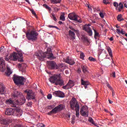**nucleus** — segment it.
<instances>
[{
  "mask_svg": "<svg viewBox=\"0 0 127 127\" xmlns=\"http://www.w3.org/2000/svg\"><path fill=\"white\" fill-rule=\"evenodd\" d=\"M13 80L14 81V83L16 85H24V82L26 81L25 78L22 76H19L18 75H16L14 74L13 77Z\"/></svg>",
  "mask_w": 127,
  "mask_h": 127,
  "instance_id": "obj_5",
  "label": "nucleus"
},
{
  "mask_svg": "<svg viewBox=\"0 0 127 127\" xmlns=\"http://www.w3.org/2000/svg\"><path fill=\"white\" fill-rule=\"evenodd\" d=\"M49 81L52 84H55L57 86L58 85H63L64 81L61 79V74H55L49 78Z\"/></svg>",
  "mask_w": 127,
  "mask_h": 127,
  "instance_id": "obj_2",
  "label": "nucleus"
},
{
  "mask_svg": "<svg viewBox=\"0 0 127 127\" xmlns=\"http://www.w3.org/2000/svg\"><path fill=\"white\" fill-rule=\"evenodd\" d=\"M94 38L95 39H97V37H100V34H99V33H98V32H97V31H96V30L94 29Z\"/></svg>",
  "mask_w": 127,
  "mask_h": 127,
  "instance_id": "obj_33",
  "label": "nucleus"
},
{
  "mask_svg": "<svg viewBox=\"0 0 127 127\" xmlns=\"http://www.w3.org/2000/svg\"><path fill=\"white\" fill-rule=\"evenodd\" d=\"M37 127H45V125L42 124V123H39L37 125Z\"/></svg>",
  "mask_w": 127,
  "mask_h": 127,
  "instance_id": "obj_42",
  "label": "nucleus"
},
{
  "mask_svg": "<svg viewBox=\"0 0 127 127\" xmlns=\"http://www.w3.org/2000/svg\"><path fill=\"white\" fill-rule=\"evenodd\" d=\"M65 74H66V75H68V74H69V70H66L65 71Z\"/></svg>",
  "mask_w": 127,
  "mask_h": 127,
  "instance_id": "obj_56",
  "label": "nucleus"
},
{
  "mask_svg": "<svg viewBox=\"0 0 127 127\" xmlns=\"http://www.w3.org/2000/svg\"><path fill=\"white\" fill-rule=\"evenodd\" d=\"M81 85H83L85 89L88 88V85H89V82L88 81H83V79H81Z\"/></svg>",
  "mask_w": 127,
  "mask_h": 127,
  "instance_id": "obj_23",
  "label": "nucleus"
},
{
  "mask_svg": "<svg viewBox=\"0 0 127 127\" xmlns=\"http://www.w3.org/2000/svg\"><path fill=\"white\" fill-rule=\"evenodd\" d=\"M60 19L61 20H62L63 21H65V14L64 13L62 14L60 16Z\"/></svg>",
  "mask_w": 127,
  "mask_h": 127,
  "instance_id": "obj_36",
  "label": "nucleus"
},
{
  "mask_svg": "<svg viewBox=\"0 0 127 127\" xmlns=\"http://www.w3.org/2000/svg\"><path fill=\"white\" fill-rule=\"evenodd\" d=\"M77 72H78V74H80L81 72V68H78V70H77Z\"/></svg>",
  "mask_w": 127,
  "mask_h": 127,
  "instance_id": "obj_55",
  "label": "nucleus"
},
{
  "mask_svg": "<svg viewBox=\"0 0 127 127\" xmlns=\"http://www.w3.org/2000/svg\"><path fill=\"white\" fill-rule=\"evenodd\" d=\"M51 114H53V112H51V111L50 112H49V113H48V115H49V116H50V115H51Z\"/></svg>",
  "mask_w": 127,
  "mask_h": 127,
  "instance_id": "obj_61",
  "label": "nucleus"
},
{
  "mask_svg": "<svg viewBox=\"0 0 127 127\" xmlns=\"http://www.w3.org/2000/svg\"><path fill=\"white\" fill-rule=\"evenodd\" d=\"M55 107V105H49L48 106V110H52V109H54Z\"/></svg>",
  "mask_w": 127,
  "mask_h": 127,
  "instance_id": "obj_39",
  "label": "nucleus"
},
{
  "mask_svg": "<svg viewBox=\"0 0 127 127\" xmlns=\"http://www.w3.org/2000/svg\"><path fill=\"white\" fill-rule=\"evenodd\" d=\"M117 31L118 32V33H121V30L117 29Z\"/></svg>",
  "mask_w": 127,
  "mask_h": 127,
  "instance_id": "obj_59",
  "label": "nucleus"
},
{
  "mask_svg": "<svg viewBox=\"0 0 127 127\" xmlns=\"http://www.w3.org/2000/svg\"><path fill=\"white\" fill-rule=\"evenodd\" d=\"M113 5L115 6V7H116V8H118V7L119 6V3L117 2H113Z\"/></svg>",
  "mask_w": 127,
  "mask_h": 127,
  "instance_id": "obj_43",
  "label": "nucleus"
},
{
  "mask_svg": "<svg viewBox=\"0 0 127 127\" xmlns=\"http://www.w3.org/2000/svg\"><path fill=\"white\" fill-rule=\"evenodd\" d=\"M5 93L4 91V86L2 84H0V94L3 95Z\"/></svg>",
  "mask_w": 127,
  "mask_h": 127,
  "instance_id": "obj_22",
  "label": "nucleus"
},
{
  "mask_svg": "<svg viewBox=\"0 0 127 127\" xmlns=\"http://www.w3.org/2000/svg\"><path fill=\"white\" fill-rule=\"evenodd\" d=\"M30 11H31L32 14L34 15L35 16H36V13H35V11H34V10L33 9H30Z\"/></svg>",
  "mask_w": 127,
  "mask_h": 127,
  "instance_id": "obj_48",
  "label": "nucleus"
},
{
  "mask_svg": "<svg viewBox=\"0 0 127 127\" xmlns=\"http://www.w3.org/2000/svg\"><path fill=\"white\" fill-rule=\"evenodd\" d=\"M26 36L28 40L35 41L37 40L38 33L34 30H32L31 31H28L26 33Z\"/></svg>",
  "mask_w": 127,
  "mask_h": 127,
  "instance_id": "obj_4",
  "label": "nucleus"
},
{
  "mask_svg": "<svg viewBox=\"0 0 127 127\" xmlns=\"http://www.w3.org/2000/svg\"><path fill=\"white\" fill-rule=\"evenodd\" d=\"M53 95L55 96V97H59V91H55L53 93Z\"/></svg>",
  "mask_w": 127,
  "mask_h": 127,
  "instance_id": "obj_37",
  "label": "nucleus"
},
{
  "mask_svg": "<svg viewBox=\"0 0 127 127\" xmlns=\"http://www.w3.org/2000/svg\"><path fill=\"white\" fill-rule=\"evenodd\" d=\"M112 76L113 77V78H116V72H112Z\"/></svg>",
  "mask_w": 127,
  "mask_h": 127,
  "instance_id": "obj_53",
  "label": "nucleus"
},
{
  "mask_svg": "<svg viewBox=\"0 0 127 127\" xmlns=\"http://www.w3.org/2000/svg\"><path fill=\"white\" fill-rule=\"evenodd\" d=\"M11 57L13 60V61H16L17 59H18V61H20L21 59H20V57L19 56V55L16 53H13L11 56Z\"/></svg>",
  "mask_w": 127,
  "mask_h": 127,
  "instance_id": "obj_13",
  "label": "nucleus"
},
{
  "mask_svg": "<svg viewBox=\"0 0 127 127\" xmlns=\"http://www.w3.org/2000/svg\"><path fill=\"white\" fill-rule=\"evenodd\" d=\"M91 25L90 24H86L83 26V30H85L89 35V36H92L93 35V32L92 31V29L90 27Z\"/></svg>",
  "mask_w": 127,
  "mask_h": 127,
  "instance_id": "obj_10",
  "label": "nucleus"
},
{
  "mask_svg": "<svg viewBox=\"0 0 127 127\" xmlns=\"http://www.w3.org/2000/svg\"><path fill=\"white\" fill-rule=\"evenodd\" d=\"M88 121L89 123H91L92 125H94V126H97L96 123H95V121H94V120L91 117H90L88 119Z\"/></svg>",
  "mask_w": 127,
  "mask_h": 127,
  "instance_id": "obj_34",
  "label": "nucleus"
},
{
  "mask_svg": "<svg viewBox=\"0 0 127 127\" xmlns=\"http://www.w3.org/2000/svg\"><path fill=\"white\" fill-rule=\"evenodd\" d=\"M68 35L70 39V40H75L76 39V35L75 34V32L69 30L68 31Z\"/></svg>",
  "mask_w": 127,
  "mask_h": 127,
  "instance_id": "obj_18",
  "label": "nucleus"
},
{
  "mask_svg": "<svg viewBox=\"0 0 127 127\" xmlns=\"http://www.w3.org/2000/svg\"><path fill=\"white\" fill-rule=\"evenodd\" d=\"M69 28L71 31H74L76 34H79V30L75 29L72 26H69Z\"/></svg>",
  "mask_w": 127,
  "mask_h": 127,
  "instance_id": "obj_26",
  "label": "nucleus"
},
{
  "mask_svg": "<svg viewBox=\"0 0 127 127\" xmlns=\"http://www.w3.org/2000/svg\"><path fill=\"white\" fill-rule=\"evenodd\" d=\"M21 97V99L20 101L17 100L16 101L15 104L16 105H23V104L25 103L26 100H25V98H24V96L23 95H22Z\"/></svg>",
  "mask_w": 127,
  "mask_h": 127,
  "instance_id": "obj_19",
  "label": "nucleus"
},
{
  "mask_svg": "<svg viewBox=\"0 0 127 127\" xmlns=\"http://www.w3.org/2000/svg\"><path fill=\"white\" fill-rule=\"evenodd\" d=\"M109 104H113V101H112L111 100H110V99H109Z\"/></svg>",
  "mask_w": 127,
  "mask_h": 127,
  "instance_id": "obj_63",
  "label": "nucleus"
},
{
  "mask_svg": "<svg viewBox=\"0 0 127 127\" xmlns=\"http://www.w3.org/2000/svg\"><path fill=\"white\" fill-rule=\"evenodd\" d=\"M15 50L17 51L19 56H20V58L21 59V60H20V62H22L23 61V60L22 59V53L20 51H18V49L17 48L15 49Z\"/></svg>",
  "mask_w": 127,
  "mask_h": 127,
  "instance_id": "obj_24",
  "label": "nucleus"
},
{
  "mask_svg": "<svg viewBox=\"0 0 127 127\" xmlns=\"http://www.w3.org/2000/svg\"><path fill=\"white\" fill-rule=\"evenodd\" d=\"M81 69H82V72L84 73H89V71L88 70V67H87V66L84 65H81Z\"/></svg>",
  "mask_w": 127,
  "mask_h": 127,
  "instance_id": "obj_21",
  "label": "nucleus"
},
{
  "mask_svg": "<svg viewBox=\"0 0 127 127\" xmlns=\"http://www.w3.org/2000/svg\"><path fill=\"white\" fill-rule=\"evenodd\" d=\"M68 17L70 20H73L74 21H77V22H82V20L79 16L74 12L68 14Z\"/></svg>",
  "mask_w": 127,
  "mask_h": 127,
  "instance_id": "obj_6",
  "label": "nucleus"
},
{
  "mask_svg": "<svg viewBox=\"0 0 127 127\" xmlns=\"http://www.w3.org/2000/svg\"><path fill=\"white\" fill-rule=\"evenodd\" d=\"M65 63L69 64V65H74V64H75V62L74 60L71 59V58L67 57L66 59Z\"/></svg>",
  "mask_w": 127,
  "mask_h": 127,
  "instance_id": "obj_20",
  "label": "nucleus"
},
{
  "mask_svg": "<svg viewBox=\"0 0 127 127\" xmlns=\"http://www.w3.org/2000/svg\"><path fill=\"white\" fill-rule=\"evenodd\" d=\"M84 58H85V54H84V53H81L80 54V59H82V60H84Z\"/></svg>",
  "mask_w": 127,
  "mask_h": 127,
  "instance_id": "obj_40",
  "label": "nucleus"
},
{
  "mask_svg": "<svg viewBox=\"0 0 127 127\" xmlns=\"http://www.w3.org/2000/svg\"><path fill=\"white\" fill-rule=\"evenodd\" d=\"M27 106L29 107L30 108H31L32 106V102H29L27 103Z\"/></svg>",
  "mask_w": 127,
  "mask_h": 127,
  "instance_id": "obj_47",
  "label": "nucleus"
},
{
  "mask_svg": "<svg viewBox=\"0 0 127 127\" xmlns=\"http://www.w3.org/2000/svg\"><path fill=\"white\" fill-rule=\"evenodd\" d=\"M52 17L53 18V19L55 20V21H57V19L56 18V17L55 16V15L54 14H52Z\"/></svg>",
  "mask_w": 127,
  "mask_h": 127,
  "instance_id": "obj_46",
  "label": "nucleus"
},
{
  "mask_svg": "<svg viewBox=\"0 0 127 127\" xmlns=\"http://www.w3.org/2000/svg\"><path fill=\"white\" fill-rule=\"evenodd\" d=\"M3 47H1L0 48V52L1 53H2L3 51Z\"/></svg>",
  "mask_w": 127,
  "mask_h": 127,
  "instance_id": "obj_52",
  "label": "nucleus"
},
{
  "mask_svg": "<svg viewBox=\"0 0 127 127\" xmlns=\"http://www.w3.org/2000/svg\"><path fill=\"white\" fill-rule=\"evenodd\" d=\"M103 2L105 4H108V3H109V0H103Z\"/></svg>",
  "mask_w": 127,
  "mask_h": 127,
  "instance_id": "obj_50",
  "label": "nucleus"
},
{
  "mask_svg": "<svg viewBox=\"0 0 127 127\" xmlns=\"http://www.w3.org/2000/svg\"><path fill=\"white\" fill-rule=\"evenodd\" d=\"M58 69H61V70H64L65 69V64H60L58 65Z\"/></svg>",
  "mask_w": 127,
  "mask_h": 127,
  "instance_id": "obj_25",
  "label": "nucleus"
},
{
  "mask_svg": "<svg viewBox=\"0 0 127 127\" xmlns=\"http://www.w3.org/2000/svg\"><path fill=\"white\" fill-rule=\"evenodd\" d=\"M107 50L109 54L110 57H113V52H112V49L110 47H107Z\"/></svg>",
  "mask_w": 127,
  "mask_h": 127,
  "instance_id": "obj_30",
  "label": "nucleus"
},
{
  "mask_svg": "<svg viewBox=\"0 0 127 127\" xmlns=\"http://www.w3.org/2000/svg\"><path fill=\"white\" fill-rule=\"evenodd\" d=\"M118 10L119 11H121V10H122V9H123V8H124V4H122V2H120L119 4H118Z\"/></svg>",
  "mask_w": 127,
  "mask_h": 127,
  "instance_id": "obj_31",
  "label": "nucleus"
},
{
  "mask_svg": "<svg viewBox=\"0 0 127 127\" xmlns=\"http://www.w3.org/2000/svg\"><path fill=\"white\" fill-rule=\"evenodd\" d=\"M74 86H75V83H74V81L69 80L67 84L63 86V89H64V90H68V89H71V88L74 87Z\"/></svg>",
  "mask_w": 127,
  "mask_h": 127,
  "instance_id": "obj_11",
  "label": "nucleus"
},
{
  "mask_svg": "<svg viewBox=\"0 0 127 127\" xmlns=\"http://www.w3.org/2000/svg\"><path fill=\"white\" fill-rule=\"evenodd\" d=\"M13 116H22V110L20 108H16L14 109Z\"/></svg>",
  "mask_w": 127,
  "mask_h": 127,
  "instance_id": "obj_17",
  "label": "nucleus"
},
{
  "mask_svg": "<svg viewBox=\"0 0 127 127\" xmlns=\"http://www.w3.org/2000/svg\"><path fill=\"white\" fill-rule=\"evenodd\" d=\"M59 98H64L65 94L62 91H59Z\"/></svg>",
  "mask_w": 127,
  "mask_h": 127,
  "instance_id": "obj_32",
  "label": "nucleus"
},
{
  "mask_svg": "<svg viewBox=\"0 0 127 127\" xmlns=\"http://www.w3.org/2000/svg\"><path fill=\"white\" fill-rule=\"evenodd\" d=\"M70 109L71 110H75L76 112V116L77 118H79L80 116V106H79V104H78V101L75 98H72L70 101Z\"/></svg>",
  "mask_w": 127,
  "mask_h": 127,
  "instance_id": "obj_3",
  "label": "nucleus"
},
{
  "mask_svg": "<svg viewBox=\"0 0 127 127\" xmlns=\"http://www.w3.org/2000/svg\"><path fill=\"white\" fill-rule=\"evenodd\" d=\"M12 73V71L10 70V68L9 67H7V71L5 72L6 76H9Z\"/></svg>",
  "mask_w": 127,
  "mask_h": 127,
  "instance_id": "obj_27",
  "label": "nucleus"
},
{
  "mask_svg": "<svg viewBox=\"0 0 127 127\" xmlns=\"http://www.w3.org/2000/svg\"><path fill=\"white\" fill-rule=\"evenodd\" d=\"M112 97H115V92H114V91H112Z\"/></svg>",
  "mask_w": 127,
  "mask_h": 127,
  "instance_id": "obj_64",
  "label": "nucleus"
},
{
  "mask_svg": "<svg viewBox=\"0 0 127 127\" xmlns=\"http://www.w3.org/2000/svg\"><path fill=\"white\" fill-rule=\"evenodd\" d=\"M5 70V64L4 60L2 58H0V71L4 72Z\"/></svg>",
  "mask_w": 127,
  "mask_h": 127,
  "instance_id": "obj_12",
  "label": "nucleus"
},
{
  "mask_svg": "<svg viewBox=\"0 0 127 127\" xmlns=\"http://www.w3.org/2000/svg\"><path fill=\"white\" fill-rule=\"evenodd\" d=\"M88 60H89V61H92L93 62H95L96 61V59L92 57H90L88 58Z\"/></svg>",
  "mask_w": 127,
  "mask_h": 127,
  "instance_id": "obj_41",
  "label": "nucleus"
},
{
  "mask_svg": "<svg viewBox=\"0 0 127 127\" xmlns=\"http://www.w3.org/2000/svg\"><path fill=\"white\" fill-rule=\"evenodd\" d=\"M5 103L7 105H13V101L11 99L6 100Z\"/></svg>",
  "mask_w": 127,
  "mask_h": 127,
  "instance_id": "obj_28",
  "label": "nucleus"
},
{
  "mask_svg": "<svg viewBox=\"0 0 127 127\" xmlns=\"http://www.w3.org/2000/svg\"><path fill=\"white\" fill-rule=\"evenodd\" d=\"M70 114H66V118H67V120H69L70 119Z\"/></svg>",
  "mask_w": 127,
  "mask_h": 127,
  "instance_id": "obj_54",
  "label": "nucleus"
},
{
  "mask_svg": "<svg viewBox=\"0 0 127 127\" xmlns=\"http://www.w3.org/2000/svg\"><path fill=\"white\" fill-rule=\"evenodd\" d=\"M35 56H37V58L41 61H43L44 58H47L48 59H55V58L53 57V54L51 51V49H47V51L46 52H40V53H35Z\"/></svg>",
  "mask_w": 127,
  "mask_h": 127,
  "instance_id": "obj_1",
  "label": "nucleus"
},
{
  "mask_svg": "<svg viewBox=\"0 0 127 127\" xmlns=\"http://www.w3.org/2000/svg\"><path fill=\"white\" fill-rule=\"evenodd\" d=\"M107 87H108V88H110V89H112V87L110 86V84L109 83L107 84Z\"/></svg>",
  "mask_w": 127,
  "mask_h": 127,
  "instance_id": "obj_60",
  "label": "nucleus"
},
{
  "mask_svg": "<svg viewBox=\"0 0 127 127\" xmlns=\"http://www.w3.org/2000/svg\"><path fill=\"white\" fill-rule=\"evenodd\" d=\"M75 123V116H73L71 118V124H74Z\"/></svg>",
  "mask_w": 127,
  "mask_h": 127,
  "instance_id": "obj_45",
  "label": "nucleus"
},
{
  "mask_svg": "<svg viewBox=\"0 0 127 127\" xmlns=\"http://www.w3.org/2000/svg\"><path fill=\"white\" fill-rule=\"evenodd\" d=\"M46 8L49 9L50 11L51 10V8L47 5H45Z\"/></svg>",
  "mask_w": 127,
  "mask_h": 127,
  "instance_id": "obj_51",
  "label": "nucleus"
},
{
  "mask_svg": "<svg viewBox=\"0 0 127 127\" xmlns=\"http://www.w3.org/2000/svg\"><path fill=\"white\" fill-rule=\"evenodd\" d=\"M24 92L27 94V99H28V100H34V99H35V96L32 90L27 89L25 90Z\"/></svg>",
  "mask_w": 127,
  "mask_h": 127,
  "instance_id": "obj_9",
  "label": "nucleus"
},
{
  "mask_svg": "<svg viewBox=\"0 0 127 127\" xmlns=\"http://www.w3.org/2000/svg\"><path fill=\"white\" fill-rule=\"evenodd\" d=\"M47 98L48 99V100H51V99H52V95L51 94H49L47 96Z\"/></svg>",
  "mask_w": 127,
  "mask_h": 127,
  "instance_id": "obj_49",
  "label": "nucleus"
},
{
  "mask_svg": "<svg viewBox=\"0 0 127 127\" xmlns=\"http://www.w3.org/2000/svg\"><path fill=\"white\" fill-rule=\"evenodd\" d=\"M117 20H118V21H123L125 20V19L123 18V15H122V14H119L118 15Z\"/></svg>",
  "mask_w": 127,
  "mask_h": 127,
  "instance_id": "obj_29",
  "label": "nucleus"
},
{
  "mask_svg": "<svg viewBox=\"0 0 127 127\" xmlns=\"http://www.w3.org/2000/svg\"><path fill=\"white\" fill-rule=\"evenodd\" d=\"M80 115H81V116H82L83 117H85V118H87V117H88L89 115L88 112V107L83 106L80 109Z\"/></svg>",
  "mask_w": 127,
  "mask_h": 127,
  "instance_id": "obj_8",
  "label": "nucleus"
},
{
  "mask_svg": "<svg viewBox=\"0 0 127 127\" xmlns=\"http://www.w3.org/2000/svg\"><path fill=\"white\" fill-rule=\"evenodd\" d=\"M24 65V64H19V67H23Z\"/></svg>",
  "mask_w": 127,
  "mask_h": 127,
  "instance_id": "obj_57",
  "label": "nucleus"
},
{
  "mask_svg": "<svg viewBox=\"0 0 127 127\" xmlns=\"http://www.w3.org/2000/svg\"><path fill=\"white\" fill-rule=\"evenodd\" d=\"M13 116H22V110L20 108H16L14 109Z\"/></svg>",
  "mask_w": 127,
  "mask_h": 127,
  "instance_id": "obj_16",
  "label": "nucleus"
},
{
  "mask_svg": "<svg viewBox=\"0 0 127 127\" xmlns=\"http://www.w3.org/2000/svg\"><path fill=\"white\" fill-rule=\"evenodd\" d=\"M51 1L54 3H60L61 2V0H51Z\"/></svg>",
  "mask_w": 127,
  "mask_h": 127,
  "instance_id": "obj_38",
  "label": "nucleus"
},
{
  "mask_svg": "<svg viewBox=\"0 0 127 127\" xmlns=\"http://www.w3.org/2000/svg\"><path fill=\"white\" fill-rule=\"evenodd\" d=\"M110 40L111 41H113V40H114V38H113V37H111L110 38Z\"/></svg>",
  "mask_w": 127,
  "mask_h": 127,
  "instance_id": "obj_62",
  "label": "nucleus"
},
{
  "mask_svg": "<svg viewBox=\"0 0 127 127\" xmlns=\"http://www.w3.org/2000/svg\"><path fill=\"white\" fill-rule=\"evenodd\" d=\"M121 33H122V34H125V31H124V30H121Z\"/></svg>",
  "mask_w": 127,
  "mask_h": 127,
  "instance_id": "obj_58",
  "label": "nucleus"
},
{
  "mask_svg": "<svg viewBox=\"0 0 127 127\" xmlns=\"http://www.w3.org/2000/svg\"><path fill=\"white\" fill-rule=\"evenodd\" d=\"M99 15L100 16V17H101V18H104V17H105V15L104 14V13L100 12L99 13Z\"/></svg>",
  "mask_w": 127,
  "mask_h": 127,
  "instance_id": "obj_44",
  "label": "nucleus"
},
{
  "mask_svg": "<svg viewBox=\"0 0 127 127\" xmlns=\"http://www.w3.org/2000/svg\"><path fill=\"white\" fill-rule=\"evenodd\" d=\"M65 109V106L64 105L61 104L57 107H56L55 108L51 110V113H53V114H57L58 112H60V111H62V110H64Z\"/></svg>",
  "mask_w": 127,
  "mask_h": 127,
  "instance_id": "obj_7",
  "label": "nucleus"
},
{
  "mask_svg": "<svg viewBox=\"0 0 127 127\" xmlns=\"http://www.w3.org/2000/svg\"><path fill=\"white\" fill-rule=\"evenodd\" d=\"M19 95H21V93L18 92V91H16L14 92L13 96L14 97H18V96H19Z\"/></svg>",
  "mask_w": 127,
  "mask_h": 127,
  "instance_id": "obj_35",
  "label": "nucleus"
},
{
  "mask_svg": "<svg viewBox=\"0 0 127 127\" xmlns=\"http://www.w3.org/2000/svg\"><path fill=\"white\" fill-rule=\"evenodd\" d=\"M48 64L51 69H58V66L56 63L53 61L48 62Z\"/></svg>",
  "mask_w": 127,
  "mask_h": 127,
  "instance_id": "obj_14",
  "label": "nucleus"
},
{
  "mask_svg": "<svg viewBox=\"0 0 127 127\" xmlns=\"http://www.w3.org/2000/svg\"><path fill=\"white\" fill-rule=\"evenodd\" d=\"M14 109L12 108H8L5 111V115L6 116H13L14 114Z\"/></svg>",
  "mask_w": 127,
  "mask_h": 127,
  "instance_id": "obj_15",
  "label": "nucleus"
}]
</instances>
